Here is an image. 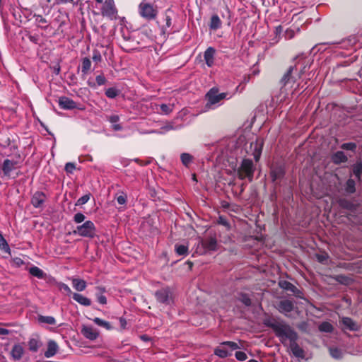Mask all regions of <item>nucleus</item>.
<instances>
[{
	"label": "nucleus",
	"mask_w": 362,
	"mask_h": 362,
	"mask_svg": "<svg viewBox=\"0 0 362 362\" xmlns=\"http://www.w3.org/2000/svg\"><path fill=\"white\" fill-rule=\"evenodd\" d=\"M294 69L296 68L291 66L283 76L281 81V87L273 98L276 103H281L289 100L297 91L299 84L296 83L295 77L293 76Z\"/></svg>",
	"instance_id": "1"
},
{
	"label": "nucleus",
	"mask_w": 362,
	"mask_h": 362,
	"mask_svg": "<svg viewBox=\"0 0 362 362\" xmlns=\"http://www.w3.org/2000/svg\"><path fill=\"white\" fill-rule=\"evenodd\" d=\"M271 327L274 330L277 337L281 341L286 339L296 340L298 338L297 334L291 329V327L282 322H274L271 324Z\"/></svg>",
	"instance_id": "2"
},
{
	"label": "nucleus",
	"mask_w": 362,
	"mask_h": 362,
	"mask_svg": "<svg viewBox=\"0 0 362 362\" xmlns=\"http://www.w3.org/2000/svg\"><path fill=\"white\" fill-rule=\"evenodd\" d=\"M255 169V168L252 160L244 159L238 170V178L240 180L247 178L250 181H252Z\"/></svg>",
	"instance_id": "3"
},
{
	"label": "nucleus",
	"mask_w": 362,
	"mask_h": 362,
	"mask_svg": "<svg viewBox=\"0 0 362 362\" xmlns=\"http://www.w3.org/2000/svg\"><path fill=\"white\" fill-rule=\"evenodd\" d=\"M227 93H219L218 89L216 88H211L206 95L207 103L206 106L211 108L212 106H216L223 99H228L230 96L228 97Z\"/></svg>",
	"instance_id": "4"
},
{
	"label": "nucleus",
	"mask_w": 362,
	"mask_h": 362,
	"mask_svg": "<svg viewBox=\"0 0 362 362\" xmlns=\"http://www.w3.org/2000/svg\"><path fill=\"white\" fill-rule=\"evenodd\" d=\"M139 14L144 18L151 20L156 18L157 11L151 0H142L139 6Z\"/></svg>",
	"instance_id": "5"
},
{
	"label": "nucleus",
	"mask_w": 362,
	"mask_h": 362,
	"mask_svg": "<svg viewBox=\"0 0 362 362\" xmlns=\"http://www.w3.org/2000/svg\"><path fill=\"white\" fill-rule=\"evenodd\" d=\"M95 226L91 221H86L82 225L78 226L74 230V234L82 237L93 238L95 235Z\"/></svg>",
	"instance_id": "6"
},
{
	"label": "nucleus",
	"mask_w": 362,
	"mask_h": 362,
	"mask_svg": "<svg viewBox=\"0 0 362 362\" xmlns=\"http://www.w3.org/2000/svg\"><path fill=\"white\" fill-rule=\"evenodd\" d=\"M101 14L104 17L113 19L117 15V8L113 0H105L101 7Z\"/></svg>",
	"instance_id": "7"
},
{
	"label": "nucleus",
	"mask_w": 362,
	"mask_h": 362,
	"mask_svg": "<svg viewBox=\"0 0 362 362\" xmlns=\"http://www.w3.org/2000/svg\"><path fill=\"white\" fill-rule=\"evenodd\" d=\"M16 159H5L2 164V171L6 176H9L11 171L16 169L18 165Z\"/></svg>",
	"instance_id": "8"
},
{
	"label": "nucleus",
	"mask_w": 362,
	"mask_h": 362,
	"mask_svg": "<svg viewBox=\"0 0 362 362\" xmlns=\"http://www.w3.org/2000/svg\"><path fill=\"white\" fill-rule=\"evenodd\" d=\"M156 297L158 302L168 304L170 300V291L168 288H162L156 292Z\"/></svg>",
	"instance_id": "9"
},
{
	"label": "nucleus",
	"mask_w": 362,
	"mask_h": 362,
	"mask_svg": "<svg viewBox=\"0 0 362 362\" xmlns=\"http://www.w3.org/2000/svg\"><path fill=\"white\" fill-rule=\"evenodd\" d=\"M81 333L86 339L92 341L96 339L99 335L98 332L95 328L88 325L82 326Z\"/></svg>",
	"instance_id": "10"
},
{
	"label": "nucleus",
	"mask_w": 362,
	"mask_h": 362,
	"mask_svg": "<svg viewBox=\"0 0 362 362\" xmlns=\"http://www.w3.org/2000/svg\"><path fill=\"white\" fill-rule=\"evenodd\" d=\"M296 340L290 341L289 349L291 351L292 354L298 358H305V353L302 348H300L298 344L296 341Z\"/></svg>",
	"instance_id": "11"
},
{
	"label": "nucleus",
	"mask_w": 362,
	"mask_h": 362,
	"mask_svg": "<svg viewBox=\"0 0 362 362\" xmlns=\"http://www.w3.org/2000/svg\"><path fill=\"white\" fill-rule=\"evenodd\" d=\"M216 50L214 48L209 47L204 52V58L206 65L211 67L214 64V56Z\"/></svg>",
	"instance_id": "12"
},
{
	"label": "nucleus",
	"mask_w": 362,
	"mask_h": 362,
	"mask_svg": "<svg viewBox=\"0 0 362 362\" xmlns=\"http://www.w3.org/2000/svg\"><path fill=\"white\" fill-rule=\"evenodd\" d=\"M58 350L59 346L57 342L54 340H49L47 351L45 352V356L46 358H51L57 353Z\"/></svg>",
	"instance_id": "13"
},
{
	"label": "nucleus",
	"mask_w": 362,
	"mask_h": 362,
	"mask_svg": "<svg viewBox=\"0 0 362 362\" xmlns=\"http://www.w3.org/2000/svg\"><path fill=\"white\" fill-rule=\"evenodd\" d=\"M59 105L62 109L64 110H72L76 107V103L67 97L59 98Z\"/></svg>",
	"instance_id": "14"
},
{
	"label": "nucleus",
	"mask_w": 362,
	"mask_h": 362,
	"mask_svg": "<svg viewBox=\"0 0 362 362\" xmlns=\"http://www.w3.org/2000/svg\"><path fill=\"white\" fill-rule=\"evenodd\" d=\"M341 323L344 329L350 331H358L359 329L358 325L350 317H344L341 319Z\"/></svg>",
	"instance_id": "15"
},
{
	"label": "nucleus",
	"mask_w": 362,
	"mask_h": 362,
	"mask_svg": "<svg viewBox=\"0 0 362 362\" xmlns=\"http://www.w3.org/2000/svg\"><path fill=\"white\" fill-rule=\"evenodd\" d=\"M45 195L42 192H36L31 199V203L34 207L38 208L42 206V204L45 202Z\"/></svg>",
	"instance_id": "16"
},
{
	"label": "nucleus",
	"mask_w": 362,
	"mask_h": 362,
	"mask_svg": "<svg viewBox=\"0 0 362 362\" xmlns=\"http://www.w3.org/2000/svg\"><path fill=\"white\" fill-rule=\"evenodd\" d=\"M24 354V349L23 346L19 344H15L11 351V356L15 361L20 360Z\"/></svg>",
	"instance_id": "17"
},
{
	"label": "nucleus",
	"mask_w": 362,
	"mask_h": 362,
	"mask_svg": "<svg viewBox=\"0 0 362 362\" xmlns=\"http://www.w3.org/2000/svg\"><path fill=\"white\" fill-rule=\"evenodd\" d=\"M71 282L73 288L78 292L83 291L87 286L86 281L83 279L72 278Z\"/></svg>",
	"instance_id": "18"
},
{
	"label": "nucleus",
	"mask_w": 362,
	"mask_h": 362,
	"mask_svg": "<svg viewBox=\"0 0 362 362\" xmlns=\"http://www.w3.org/2000/svg\"><path fill=\"white\" fill-rule=\"evenodd\" d=\"M73 299L76 301L80 305H82L83 306H90L91 305V300L88 298L78 293H73Z\"/></svg>",
	"instance_id": "19"
},
{
	"label": "nucleus",
	"mask_w": 362,
	"mask_h": 362,
	"mask_svg": "<svg viewBox=\"0 0 362 362\" xmlns=\"http://www.w3.org/2000/svg\"><path fill=\"white\" fill-rule=\"evenodd\" d=\"M279 308L280 312L286 314L293 310V304L291 301L288 300H282L280 302Z\"/></svg>",
	"instance_id": "20"
},
{
	"label": "nucleus",
	"mask_w": 362,
	"mask_h": 362,
	"mask_svg": "<svg viewBox=\"0 0 362 362\" xmlns=\"http://www.w3.org/2000/svg\"><path fill=\"white\" fill-rule=\"evenodd\" d=\"M222 22L218 15L215 14L211 17L209 28L212 30H216L221 27Z\"/></svg>",
	"instance_id": "21"
},
{
	"label": "nucleus",
	"mask_w": 362,
	"mask_h": 362,
	"mask_svg": "<svg viewBox=\"0 0 362 362\" xmlns=\"http://www.w3.org/2000/svg\"><path fill=\"white\" fill-rule=\"evenodd\" d=\"M262 142L259 141L258 140H257L255 143H251V146H254L255 149L253 156L256 161H258L260 158L262 153Z\"/></svg>",
	"instance_id": "22"
},
{
	"label": "nucleus",
	"mask_w": 362,
	"mask_h": 362,
	"mask_svg": "<svg viewBox=\"0 0 362 362\" xmlns=\"http://www.w3.org/2000/svg\"><path fill=\"white\" fill-rule=\"evenodd\" d=\"M329 351L331 356L334 359H341L344 356V351L335 346H329Z\"/></svg>",
	"instance_id": "23"
},
{
	"label": "nucleus",
	"mask_w": 362,
	"mask_h": 362,
	"mask_svg": "<svg viewBox=\"0 0 362 362\" xmlns=\"http://www.w3.org/2000/svg\"><path fill=\"white\" fill-rule=\"evenodd\" d=\"M214 354L221 358H226L231 355L228 348L222 346V344L215 349Z\"/></svg>",
	"instance_id": "24"
},
{
	"label": "nucleus",
	"mask_w": 362,
	"mask_h": 362,
	"mask_svg": "<svg viewBox=\"0 0 362 362\" xmlns=\"http://www.w3.org/2000/svg\"><path fill=\"white\" fill-rule=\"evenodd\" d=\"M318 329L322 332L331 333L332 332L334 327L330 322H323L319 325Z\"/></svg>",
	"instance_id": "25"
},
{
	"label": "nucleus",
	"mask_w": 362,
	"mask_h": 362,
	"mask_svg": "<svg viewBox=\"0 0 362 362\" xmlns=\"http://www.w3.org/2000/svg\"><path fill=\"white\" fill-rule=\"evenodd\" d=\"M41 344L40 341L35 338H32L28 341L29 349L31 351L36 352L39 349Z\"/></svg>",
	"instance_id": "26"
},
{
	"label": "nucleus",
	"mask_w": 362,
	"mask_h": 362,
	"mask_svg": "<svg viewBox=\"0 0 362 362\" xmlns=\"http://www.w3.org/2000/svg\"><path fill=\"white\" fill-rule=\"evenodd\" d=\"M29 272L31 275H33L35 277H37L39 279H42L45 276L44 272L42 269H40L39 267H35V266L30 267L29 269Z\"/></svg>",
	"instance_id": "27"
},
{
	"label": "nucleus",
	"mask_w": 362,
	"mask_h": 362,
	"mask_svg": "<svg viewBox=\"0 0 362 362\" xmlns=\"http://www.w3.org/2000/svg\"><path fill=\"white\" fill-rule=\"evenodd\" d=\"M93 321L98 326L103 327L105 328L107 330H110L112 329V327L110 325V324L104 320H102L99 317H95Z\"/></svg>",
	"instance_id": "28"
},
{
	"label": "nucleus",
	"mask_w": 362,
	"mask_h": 362,
	"mask_svg": "<svg viewBox=\"0 0 362 362\" xmlns=\"http://www.w3.org/2000/svg\"><path fill=\"white\" fill-rule=\"evenodd\" d=\"M0 249L6 253H8V254L11 253V250H10L9 245H8L7 241L6 240V239L2 235L1 232H0Z\"/></svg>",
	"instance_id": "29"
},
{
	"label": "nucleus",
	"mask_w": 362,
	"mask_h": 362,
	"mask_svg": "<svg viewBox=\"0 0 362 362\" xmlns=\"http://www.w3.org/2000/svg\"><path fill=\"white\" fill-rule=\"evenodd\" d=\"M332 159L335 163H339L345 162L347 160V158L344 153V152L338 151L333 156Z\"/></svg>",
	"instance_id": "30"
},
{
	"label": "nucleus",
	"mask_w": 362,
	"mask_h": 362,
	"mask_svg": "<svg viewBox=\"0 0 362 362\" xmlns=\"http://www.w3.org/2000/svg\"><path fill=\"white\" fill-rule=\"evenodd\" d=\"M175 250L178 255H187L188 253V245H175Z\"/></svg>",
	"instance_id": "31"
},
{
	"label": "nucleus",
	"mask_w": 362,
	"mask_h": 362,
	"mask_svg": "<svg viewBox=\"0 0 362 362\" xmlns=\"http://www.w3.org/2000/svg\"><path fill=\"white\" fill-rule=\"evenodd\" d=\"M38 321L41 323H45L48 325H55L56 320L54 317L52 316H42L40 315L38 317Z\"/></svg>",
	"instance_id": "32"
},
{
	"label": "nucleus",
	"mask_w": 362,
	"mask_h": 362,
	"mask_svg": "<svg viewBox=\"0 0 362 362\" xmlns=\"http://www.w3.org/2000/svg\"><path fill=\"white\" fill-rule=\"evenodd\" d=\"M222 346H225L229 350L231 354L233 351L240 349L238 344L234 341H224L222 343Z\"/></svg>",
	"instance_id": "33"
},
{
	"label": "nucleus",
	"mask_w": 362,
	"mask_h": 362,
	"mask_svg": "<svg viewBox=\"0 0 362 362\" xmlns=\"http://www.w3.org/2000/svg\"><path fill=\"white\" fill-rule=\"evenodd\" d=\"M279 286L287 291H291L292 292H294L295 289L296 288L295 286H293L291 283L286 281H282L279 282Z\"/></svg>",
	"instance_id": "34"
},
{
	"label": "nucleus",
	"mask_w": 362,
	"mask_h": 362,
	"mask_svg": "<svg viewBox=\"0 0 362 362\" xmlns=\"http://www.w3.org/2000/svg\"><path fill=\"white\" fill-rule=\"evenodd\" d=\"M217 243L214 238H210L204 243L205 247L209 250H216Z\"/></svg>",
	"instance_id": "35"
},
{
	"label": "nucleus",
	"mask_w": 362,
	"mask_h": 362,
	"mask_svg": "<svg viewBox=\"0 0 362 362\" xmlns=\"http://www.w3.org/2000/svg\"><path fill=\"white\" fill-rule=\"evenodd\" d=\"M174 108V105L173 104H161L160 105V109L161 110V112L165 115H168L170 113Z\"/></svg>",
	"instance_id": "36"
},
{
	"label": "nucleus",
	"mask_w": 362,
	"mask_h": 362,
	"mask_svg": "<svg viewBox=\"0 0 362 362\" xmlns=\"http://www.w3.org/2000/svg\"><path fill=\"white\" fill-rule=\"evenodd\" d=\"M180 158L182 164L185 166H188L192 162V156L189 153H184L181 154Z\"/></svg>",
	"instance_id": "37"
},
{
	"label": "nucleus",
	"mask_w": 362,
	"mask_h": 362,
	"mask_svg": "<svg viewBox=\"0 0 362 362\" xmlns=\"http://www.w3.org/2000/svg\"><path fill=\"white\" fill-rule=\"evenodd\" d=\"M90 66H91L90 60L87 57L84 58L82 62V67H81L82 72L85 73V74L87 73V71L90 69Z\"/></svg>",
	"instance_id": "38"
},
{
	"label": "nucleus",
	"mask_w": 362,
	"mask_h": 362,
	"mask_svg": "<svg viewBox=\"0 0 362 362\" xmlns=\"http://www.w3.org/2000/svg\"><path fill=\"white\" fill-rule=\"evenodd\" d=\"M115 199L119 204L124 205L127 203V197L124 192H121L116 194Z\"/></svg>",
	"instance_id": "39"
},
{
	"label": "nucleus",
	"mask_w": 362,
	"mask_h": 362,
	"mask_svg": "<svg viewBox=\"0 0 362 362\" xmlns=\"http://www.w3.org/2000/svg\"><path fill=\"white\" fill-rule=\"evenodd\" d=\"M346 191L349 193L355 192V182L352 179H349L346 182Z\"/></svg>",
	"instance_id": "40"
},
{
	"label": "nucleus",
	"mask_w": 362,
	"mask_h": 362,
	"mask_svg": "<svg viewBox=\"0 0 362 362\" xmlns=\"http://www.w3.org/2000/svg\"><path fill=\"white\" fill-rule=\"evenodd\" d=\"M35 21L39 27L46 28L47 27V20L42 16H37Z\"/></svg>",
	"instance_id": "41"
},
{
	"label": "nucleus",
	"mask_w": 362,
	"mask_h": 362,
	"mask_svg": "<svg viewBox=\"0 0 362 362\" xmlns=\"http://www.w3.org/2000/svg\"><path fill=\"white\" fill-rule=\"evenodd\" d=\"M118 94V91L114 88H110L106 90L105 95L110 98H115Z\"/></svg>",
	"instance_id": "42"
},
{
	"label": "nucleus",
	"mask_w": 362,
	"mask_h": 362,
	"mask_svg": "<svg viewBox=\"0 0 362 362\" xmlns=\"http://www.w3.org/2000/svg\"><path fill=\"white\" fill-rule=\"evenodd\" d=\"M58 287H59V288L60 290L64 291L66 293L67 295H69V296L72 295L73 296L74 293L71 291V288L66 284L59 283L58 284Z\"/></svg>",
	"instance_id": "43"
},
{
	"label": "nucleus",
	"mask_w": 362,
	"mask_h": 362,
	"mask_svg": "<svg viewBox=\"0 0 362 362\" xmlns=\"http://www.w3.org/2000/svg\"><path fill=\"white\" fill-rule=\"evenodd\" d=\"M86 219V216L82 213H77L74 216V221L76 223H81L84 221Z\"/></svg>",
	"instance_id": "44"
},
{
	"label": "nucleus",
	"mask_w": 362,
	"mask_h": 362,
	"mask_svg": "<svg viewBox=\"0 0 362 362\" xmlns=\"http://www.w3.org/2000/svg\"><path fill=\"white\" fill-rule=\"evenodd\" d=\"M240 300L247 306H249L251 304V300L246 294H242Z\"/></svg>",
	"instance_id": "45"
},
{
	"label": "nucleus",
	"mask_w": 362,
	"mask_h": 362,
	"mask_svg": "<svg viewBox=\"0 0 362 362\" xmlns=\"http://www.w3.org/2000/svg\"><path fill=\"white\" fill-rule=\"evenodd\" d=\"M92 59H93V62H95L96 63L100 62L102 59L100 52L98 50H94L93 52Z\"/></svg>",
	"instance_id": "46"
},
{
	"label": "nucleus",
	"mask_w": 362,
	"mask_h": 362,
	"mask_svg": "<svg viewBox=\"0 0 362 362\" xmlns=\"http://www.w3.org/2000/svg\"><path fill=\"white\" fill-rule=\"evenodd\" d=\"M235 357L238 361H243L247 359V355L243 351H236Z\"/></svg>",
	"instance_id": "47"
},
{
	"label": "nucleus",
	"mask_w": 362,
	"mask_h": 362,
	"mask_svg": "<svg viewBox=\"0 0 362 362\" xmlns=\"http://www.w3.org/2000/svg\"><path fill=\"white\" fill-rule=\"evenodd\" d=\"M76 166L73 163H67L65 165V170L68 173H72L75 170Z\"/></svg>",
	"instance_id": "48"
},
{
	"label": "nucleus",
	"mask_w": 362,
	"mask_h": 362,
	"mask_svg": "<svg viewBox=\"0 0 362 362\" xmlns=\"http://www.w3.org/2000/svg\"><path fill=\"white\" fill-rule=\"evenodd\" d=\"M356 146L354 143H346L341 146V148L343 149L350 150V151H354L356 148Z\"/></svg>",
	"instance_id": "49"
},
{
	"label": "nucleus",
	"mask_w": 362,
	"mask_h": 362,
	"mask_svg": "<svg viewBox=\"0 0 362 362\" xmlns=\"http://www.w3.org/2000/svg\"><path fill=\"white\" fill-rule=\"evenodd\" d=\"M95 80L98 86L104 85L106 82V79L103 75L97 76Z\"/></svg>",
	"instance_id": "50"
},
{
	"label": "nucleus",
	"mask_w": 362,
	"mask_h": 362,
	"mask_svg": "<svg viewBox=\"0 0 362 362\" xmlns=\"http://www.w3.org/2000/svg\"><path fill=\"white\" fill-rule=\"evenodd\" d=\"M295 35V31L293 29H288L285 33V38L286 40L292 39Z\"/></svg>",
	"instance_id": "51"
},
{
	"label": "nucleus",
	"mask_w": 362,
	"mask_h": 362,
	"mask_svg": "<svg viewBox=\"0 0 362 362\" xmlns=\"http://www.w3.org/2000/svg\"><path fill=\"white\" fill-rule=\"evenodd\" d=\"M97 299H98V303L102 304V305H105V304L107 303V298L102 293L97 294Z\"/></svg>",
	"instance_id": "52"
},
{
	"label": "nucleus",
	"mask_w": 362,
	"mask_h": 362,
	"mask_svg": "<svg viewBox=\"0 0 362 362\" xmlns=\"http://www.w3.org/2000/svg\"><path fill=\"white\" fill-rule=\"evenodd\" d=\"M89 199H90V195L89 194H86V195H83V196H82L81 197H80L78 199V203L79 204H84L86 202H88Z\"/></svg>",
	"instance_id": "53"
},
{
	"label": "nucleus",
	"mask_w": 362,
	"mask_h": 362,
	"mask_svg": "<svg viewBox=\"0 0 362 362\" xmlns=\"http://www.w3.org/2000/svg\"><path fill=\"white\" fill-rule=\"evenodd\" d=\"M316 257H317L318 262H320L321 263H324L327 260L328 255L327 254L317 255Z\"/></svg>",
	"instance_id": "54"
},
{
	"label": "nucleus",
	"mask_w": 362,
	"mask_h": 362,
	"mask_svg": "<svg viewBox=\"0 0 362 362\" xmlns=\"http://www.w3.org/2000/svg\"><path fill=\"white\" fill-rule=\"evenodd\" d=\"M361 171H362V165H358L354 167L353 173L357 177H359L361 175Z\"/></svg>",
	"instance_id": "55"
},
{
	"label": "nucleus",
	"mask_w": 362,
	"mask_h": 362,
	"mask_svg": "<svg viewBox=\"0 0 362 362\" xmlns=\"http://www.w3.org/2000/svg\"><path fill=\"white\" fill-rule=\"evenodd\" d=\"M119 117L117 115H112L108 117V120L112 124L117 123L119 121Z\"/></svg>",
	"instance_id": "56"
},
{
	"label": "nucleus",
	"mask_w": 362,
	"mask_h": 362,
	"mask_svg": "<svg viewBox=\"0 0 362 362\" xmlns=\"http://www.w3.org/2000/svg\"><path fill=\"white\" fill-rule=\"evenodd\" d=\"M274 33L276 34V36L277 37L278 35H280L281 33H282V27L281 26H277L275 28V30H274Z\"/></svg>",
	"instance_id": "57"
},
{
	"label": "nucleus",
	"mask_w": 362,
	"mask_h": 362,
	"mask_svg": "<svg viewBox=\"0 0 362 362\" xmlns=\"http://www.w3.org/2000/svg\"><path fill=\"white\" fill-rule=\"evenodd\" d=\"M10 333L8 329L0 327V335H7Z\"/></svg>",
	"instance_id": "58"
},
{
	"label": "nucleus",
	"mask_w": 362,
	"mask_h": 362,
	"mask_svg": "<svg viewBox=\"0 0 362 362\" xmlns=\"http://www.w3.org/2000/svg\"><path fill=\"white\" fill-rule=\"evenodd\" d=\"M112 129L115 131H119L122 129V127L120 124L117 123L112 124Z\"/></svg>",
	"instance_id": "59"
},
{
	"label": "nucleus",
	"mask_w": 362,
	"mask_h": 362,
	"mask_svg": "<svg viewBox=\"0 0 362 362\" xmlns=\"http://www.w3.org/2000/svg\"><path fill=\"white\" fill-rule=\"evenodd\" d=\"M14 262H15V263H16L17 265H18V266H20V265H21V264H23V260H22L21 259H20V258H16V259H14Z\"/></svg>",
	"instance_id": "60"
},
{
	"label": "nucleus",
	"mask_w": 362,
	"mask_h": 362,
	"mask_svg": "<svg viewBox=\"0 0 362 362\" xmlns=\"http://www.w3.org/2000/svg\"><path fill=\"white\" fill-rule=\"evenodd\" d=\"M163 129H164L165 131H168V130L173 129V127L171 125H167V126L163 127Z\"/></svg>",
	"instance_id": "61"
},
{
	"label": "nucleus",
	"mask_w": 362,
	"mask_h": 362,
	"mask_svg": "<svg viewBox=\"0 0 362 362\" xmlns=\"http://www.w3.org/2000/svg\"><path fill=\"white\" fill-rule=\"evenodd\" d=\"M141 339L143 340V341H148L149 340V338L148 336L146 335H141Z\"/></svg>",
	"instance_id": "62"
},
{
	"label": "nucleus",
	"mask_w": 362,
	"mask_h": 362,
	"mask_svg": "<svg viewBox=\"0 0 362 362\" xmlns=\"http://www.w3.org/2000/svg\"><path fill=\"white\" fill-rule=\"evenodd\" d=\"M97 289L103 294L105 291V289L103 287L98 286Z\"/></svg>",
	"instance_id": "63"
},
{
	"label": "nucleus",
	"mask_w": 362,
	"mask_h": 362,
	"mask_svg": "<svg viewBox=\"0 0 362 362\" xmlns=\"http://www.w3.org/2000/svg\"><path fill=\"white\" fill-rule=\"evenodd\" d=\"M119 321H120V322H121L122 326V327H124V326H125V325H126V321H125V320H124V319H123V318H120Z\"/></svg>",
	"instance_id": "64"
}]
</instances>
